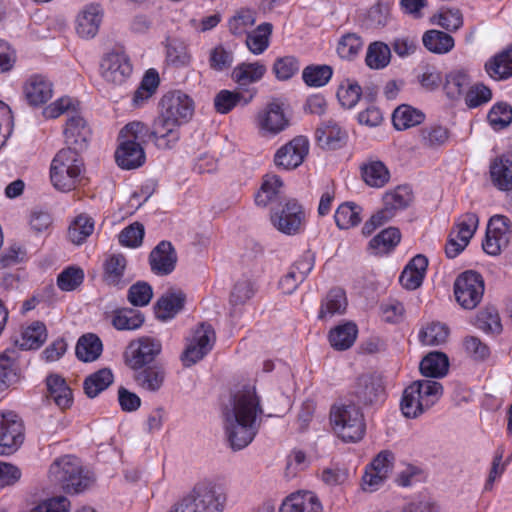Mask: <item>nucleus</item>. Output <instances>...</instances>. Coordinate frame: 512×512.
<instances>
[{
    "label": "nucleus",
    "instance_id": "21",
    "mask_svg": "<svg viewBox=\"0 0 512 512\" xmlns=\"http://www.w3.org/2000/svg\"><path fill=\"white\" fill-rule=\"evenodd\" d=\"M63 134L65 144L67 145L66 148H72L81 152L87 147L91 132L84 118L76 111H71L69 112Z\"/></svg>",
    "mask_w": 512,
    "mask_h": 512
},
{
    "label": "nucleus",
    "instance_id": "17",
    "mask_svg": "<svg viewBox=\"0 0 512 512\" xmlns=\"http://www.w3.org/2000/svg\"><path fill=\"white\" fill-rule=\"evenodd\" d=\"M101 76L113 85H122L132 74V65L124 52L107 53L100 64Z\"/></svg>",
    "mask_w": 512,
    "mask_h": 512
},
{
    "label": "nucleus",
    "instance_id": "60",
    "mask_svg": "<svg viewBox=\"0 0 512 512\" xmlns=\"http://www.w3.org/2000/svg\"><path fill=\"white\" fill-rule=\"evenodd\" d=\"M487 118L495 130H501L511 124L512 108L506 103H497L491 108Z\"/></svg>",
    "mask_w": 512,
    "mask_h": 512
},
{
    "label": "nucleus",
    "instance_id": "37",
    "mask_svg": "<svg viewBox=\"0 0 512 512\" xmlns=\"http://www.w3.org/2000/svg\"><path fill=\"white\" fill-rule=\"evenodd\" d=\"M185 294L182 292L167 293L155 304V313L161 320L173 318L184 306Z\"/></svg>",
    "mask_w": 512,
    "mask_h": 512
},
{
    "label": "nucleus",
    "instance_id": "51",
    "mask_svg": "<svg viewBox=\"0 0 512 512\" xmlns=\"http://www.w3.org/2000/svg\"><path fill=\"white\" fill-rule=\"evenodd\" d=\"M253 98V95L244 97L239 92L221 90L214 98V106L217 112L226 114L238 104L247 105Z\"/></svg>",
    "mask_w": 512,
    "mask_h": 512
},
{
    "label": "nucleus",
    "instance_id": "30",
    "mask_svg": "<svg viewBox=\"0 0 512 512\" xmlns=\"http://www.w3.org/2000/svg\"><path fill=\"white\" fill-rule=\"evenodd\" d=\"M493 184L500 190H512V153H506L490 166Z\"/></svg>",
    "mask_w": 512,
    "mask_h": 512
},
{
    "label": "nucleus",
    "instance_id": "55",
    "mask_svg": "<svg viewBox=\"0 0 512 512\" xmlns=\"http://www.w3.org/2000/svg\"><path fill=\"white\" fill-rule=\"evenodd\" d=\"M432 22L447 31L454 32L463 25V16L459 9L442 8L433 16Z\"/></svg>",
    "mask_w": 512,
    "mask_h": 512
},
{
    "label": "nucleus",
    "instance_id": "61",
    "mask_svg": "<svg viewBox=\"0 0 512 512\" xmlns=\"http://www.w3.org/2000/svg\"><path fill=\"white\" fill-rule=\"evenodd\" d=\"M476 325L479 329L488 333H500L502 325L498 311L494 307H488L479 312L476 318Z\"/></svg>",
    "mask_w": 512,
    "mask_h": 512
},
{
    "label": "nucleus",
    "instance_id": "35",
    "mask_svg": "<svg viewBox=\"0 0 512 512\" xmlns=\"http://www.w3.org/2000/svg\"><path fill=\"white\" fill-rule=\"evenodd\" d=\"M18 350L8 348L0 354V386L7 387L18 378Z\"/></svg>",
    "mask_w": 512,
    "mask_h": 512
},
{
    "label": "nucleus",
    "instance_id": "25",
    "mask_svg": "<svg viewBox=\"0 0 512 512\" xmlns=\"http://www.w3.org/2000/svg\"><path fill=\"white\" fill-rule=\"evenodd\" d=\"M127 260L122 254H112L104 262L103 279L109 286L123 288L130 279L125 277Z\"/></svg>",
    "mask_w": 512,
    "mask_h": 512
},
{
    "label": "nucleus",
    "instance_id": "43",
    "mask_svg": "<svg viewBox=\"0 0 512 512\" xmlns=\"http://www.w3.org/2000/svg\"><path fill=\"white\" fill-rule=\"evenodd\" d=\"M470 79L464 70L451 71L446 76L444 91L450 99H458L470 89Z\"/></svg>",
    "mask_w": 512,
    "mask_h": 512
},
{
    "label": "nucleus",
    "instance_id": "56",
    "mask_svg": "<svg viewBox=\"0 0 512 512\" xmlns=\"http://www.w3.org/2000/svg\"><path fill=\"white\" fill-rule=\"evenodd\" d=\"M94 230V222L87 216L80 215L70 225L68 229V238L74 244H82Z\"/></svg>",
    "mask_w": 512,
    "mask_h": 512
},
{
    "label": "nucleus",
    "instance_id": "53",
    "mask_svg": "<svg viewBox=\"0 0 512 512\" xmlns=\"http://www.w3.org/2000/svg\"><path fill=\"white\" fill-rule=\"evenodd\" d=\"M424 115L416 109L401 105L395 109L392 121L397 130H405L422 122Z\"/></svg>",
    "mask_w": 512,
    "mask_h": 512
},
{
    "label": "nucleus",
    "instance_id": "39",
    "mask_svg": "<svg viewBox=\"0 0 512 512\" xmlns=\"http://www.w3.org/2000/svg\"><path fill=\"white\" fill-rule=\"evenodd\" d=\"M347 307V299L344 290L341 288L331 289L322 301L319 311V318L325 319L336 314H343Z\"/></svg>",
    "mask_w": 512,
    "mask_h": 512
},
{
    "label": "nucleus",
    "instance_id": "62",
    "mask_svg": "<svg viewBox=\"0 0 512 512\" xmlns=\"http://www.w3.org/2000/svg\"><path fill=\"white\" fill-rule=\"evenodd\" d=\"M152 287L143 281L133 284L128 290V300L136 307H143L149 304L152 299Z\"/></svg>",
    "mask_w": 512,
    "mask_h": 512
},
{
    "label": "nucleus",
    "instance_id": "38",
    "mask_svg": "<svg viewBox=\"0 0 512 512\" xmlns=\"http://www.w3.org/2000/svg\"><path fill=\"white\" fill-rule=\"evenodd\" d=\"M449 361L442 352H431L420 362L419 369L423 376L438 378L446 375Z\"/></svg>",
    "mask_w": 512,
    "mask_h": 512
},
{
    "label": "nucleus",
    "instance_id": "59",
    "mask_svg": "<svg viewBox=\"0 0 512 512\" xmlns=\"http://www.w3.org/2000/svg\"><path fill=\"white\" fill-rule=\"evenodd\" d=\"M255 284L251 279L242 278L238 280L230 294V303L234 306L243 305L255 294Z\"/></svg>",
    "mask_w": 512,
    "mask_h": 512
},
{
    "label": "nucleus",
    "instance_id": "11",
    "mask_svg": "<svg viewBox=\"0 0 512 512\" xmlns=\"http://www.w3.org/2000/svg\"><path fill=\"white\" fill-rule=\"evenodd\" d=\"M484 294V280L475 271H465L454 282L456 301L464 309H474L481 302Z\"/></svg>",
    "mask_w": 512,
    "mask_h": 512
},
{
    "label": "nucleus",
    "instance_id": "20",
    "mask_svg": "<svg viewBox=\"0 0 512 512\" xmlns=\"http://www.w3.org/2000/svg\"><path fill=\"white\" fill-rule=\"evenodd\" d=\"M351 395L363 406L375 405L382 400L384 387L377 376L362 375L357 379Z\"/></svg>",
    "mask_w": 512,
    "mask_h": 512
},
{
    "label": "nucleus",
    "instance_id": "22",
    "mask_svg": "<svg viewBox=\"0 0 512 512\" xmlns=\"http://www.w3.org/2000/svg\"><path fill=\"white\" fill-rule=\"evenodd\" d=\"M177 263V253L169 241H161L149 255L151 271L159 276L171 274Z\"/></svg>",
    "mask_w": 512,
    "mask_h": 512
},
{
    "label": "nucleus",
    "instance_id": "48",
    "mask_svg": "<svg viewBox=\"0 0 512 512\" xmlns=\"http://www.w3.org/2000/svg\"><path fill=\"white\" fill-rule=\"evenodd\" d=\"M362 208L352 202L341 204L334 215L336 225L340 229H349L358 225L361 222Z\"/></svg>",
    "mask_w": 512,
    "mask_h": 512
},
{
    "label": "nucleus",
    "instance_id": "2",
    "mask_svg": "<svg viewBox=\"0 0 512 512\" xmlns=\"http://www.w3.org/2000/svg\"><path fill=\"white\" fill-rule=\"evenodd\" d=\"M148 126L143 122L134 121L125 125L120 133V144L115 152L119 167L131 170L142 166L145 152L142 144L147 141Z\"/></svg>",
    "mask_w": 512,
    "mask_h": 512
},
{
    "label": "nucleus",
    "instance_id": "10",
    "mask_svg": "<svg viewBox=\"0 0 512 512\" xmlns=\"http://www.w3.org/2000/svg\"><path fill=\"white\" fill-rule=\"evenodd\" d=\"M193 113V100L181 91H172L162 97L158 116L182 126L191 120Z\"/></svg>",
    "mask_w": 512,
    "mask_h": 512
},
{
    "label": "nucleus",
    "instance_id": "14",
    "mask_svg": "<svg viewBox=\"0 0 512 512\" xmlns=\"http://www.w3.org/2000/svg\"><path fill=\"white\" fill-rule=\"evenodd\" d=\"M511 237L510 219L503 215H494L487 225L485 240L482 243L483 250L489 255L496 256L508 246Z\"/></svg>",
    "mask_w": 512,
    "mask_h": 512
},
{
    "label": "nucleus",
    "instance_id": "31",
    "mask_svg": "<svg viewBox=\"0 0 512 512\" xmlns=\"http://www.w3.org/2000/svg\"><path fill=\"white\" fill-rule=\"evenodd\" d=\"M485 70L496 81L512 77V46L490 58L485 63Z\"/></svg>",
    "mask_w": 512,
    "mask_h": 512
},
{
    "label": "nucleus",
    "instance_id": "41",
    "mask_svg": "<svg viewBox=\"0 0 512 512\" xmlns=\"http://www.w3.org/2000/svg\"><path fill=\"white\" fill-rule=\"evenodd\" d=\"M391 47L384 42L375 41L369 44L366 52V65L374 70L387 67L391 61Z\"/></svg>",
    "mask_w": 512,
    "mask_h": 512
},
{
    "label": "nucleus",
    "instance_id": "18",
    "mask_svg": "<svg viewBox=\"0 0 512 512\" xmlns=\"http://www.w3.org/2000/svg\"><path fill=\"white\" fill-rule=\"evenodd\" d=\"M180 128V125L157 116L152 127H148L147 140L151 138L160 150L173 149L181 138Z\"/></svg>",
    "mask_w": 512,
    "mask_h": 512
},
{
    "label": "nucleus",
    "instance_id": "24",
    "mask_svg": "<svg viewBox=\"0 0 512 512\" xmlns=\"http://www.w3.org/2000/svg\"><path fill=\"white\" fill-rule=\"evenodd\" d=\"M52 83L42 75L31 76L24 85V94L29 104L38 106L52 97Z\"/></svg>",
    "mask_w": 512,
    "mask_h": 512
},
{
    "label": "nucleus",
    "instance_id": "54",
    "mask_svg": "<svg viewBox=\"0 0 512 512\" xmlns=\"http://www.w3.org/2000/svg\"><path fill=\"white\" fill-rule=\"evenodd\" d=\"M166 61L169 65L176 68L189 66L191 55L187 46L175 39L169 41L166 47Z\"/></svg>",
    "mask_w": 512,
    "mask_h": 512
},
{
    "label": "nucleus",
    "instance_id": "58",
    "mask_svg": "<svg viewBox=\"0 0 512 512\" xmlns=\"http://www.w3.org/2000/svg\"><path fill=\"white\" fill-rule=\"evenodd\" d=\"M281 187L282 181L279 176H267L260 190L255 196L256 204L263 207L267 206L271 201H273L276 198Z\"/></svg>",
    "mask_w": 512,
    "mask_h": 512
},
{
    "label": "nucleus",
    "instance_id": "47",
    "mask_svg": "<svg viewBox=\"0 0 512 512\" xmlns=\"http://www.w3.org/2000/svg\"><path fill=\"white\" fill-rule=\"evenodd\" d=\"M165 379V372L159 366L148 367L142 369L135 375V381L142 389L156 392L158 391Z\"/></svg>",
    "mask_w": 512,
    "mask_h": 512
},
{
    "label": "nucleus",
    "instance_id": "5",
    "mask_svg": "<svg viewBox=\"0 0 512 512\" xmlns=\"http://www.w3.org/2000/svg\"><path fill=\"white\" fill-rule=\"evenodd\" d=\"M330 421L334 432L345 442L361 440L366 431L364 414L352 401L334 404Z\"/></svg>",
    "mask_w": 512,
    "mask_h": 512
},
{
    "label": "nucleus",
    "instance_id": "49",
    "mask_svg": "<svg viewBox=\"0 0 512 512\" xmlns=\"http://www.w3.org/2000/svg\"><path fill=\"white\" fill-rule=\"evenodd\" d=\"M448 327L440 322H432L423 327L419 332V340L423 345L438 346L447 341Z\"/></svg>",
    "mask_w": 512,
    "mask_h": 512
},
{
    "label": "nucleus",
    "instance_id": "32",
    "mask_svg": "<svg viewBox=\"0 0 512 512\" xmlns=\"http://www.w3.org/2000/svg\"><path fill=\"white\" fill-rule=\"evenodd\" d=\"M49 397L61 409L70 407L73 401L72 390L64 378L59 375H50L46 379Z\"/></svg>",
    "mask_w": 512,
    "mask_h": 512
},
{
    "label": "nucleus",
    "instance_id": "16",
    "mask_svg": "<svg viewBox=\"0 0 512 512\" xmlns=\"http://www.w3.org/2000/svg\"><path fill=\"white\" fill-rule=\"evenodd\" d=\"M304 219L302 206L296 200H288L284 206L271 214L273 226L286 235L299 233Z\"/></svg>",
    "mask_w": 512,
    "mask_h": 512
},
{
    "label": "nucleus",
    "instance_id": "57",
    "mask_svg": "<svg viewBox=\"0 0 512 512\" xmlns=\"http://www.w3.org/2000/svg\"><path fill=\"white\" fill-rule=\"evenodd\" d=\"M332 76V69L327 65L307 66L302 73L303 81L312 87L324 86Z\"/></svg>",
    "mask_w": 512,
    "mask_h": 512
},
{
    "label": "nucleus",
    "instance_id": "45",
    "mask_svg": "<svg viewBox=\"0 0 512 512\" xmlns=\"http://www.w3.org/2000/svg\"><path fill=\"white\" fill-rule=\"evenodd\" d=\"M401 234L398 228L384 229L369 242V248L375 254H385L394 249L400 242Z\"/></svg>",
    "mask_w": 512,
    "mask_h": 512
},
{
    "label": "nucleus",
    "instance_id": "3",
    "mask_svg": "<svg viewBox=\"0 0 512 512\" xmlns=\"http://www.w3.org/2000/svg\"><path fill=\"white\" fill-rule=\"evenodd\" d=\"M84 162L80 152L72 148H63L57 152L51 162L50 178L53 186L63 192L76 188L81 182Z\"/></svg>",
    "mask_w": 512,
    "mask_h": 512
},
{
    "label": "nucleus",
    "instance_id": "12",
    "mask_svg": "<svg viewBox=\"0 0 512 512\" xmlns=\"http://www.w3.org/2000/svg\"><path fill=\"white\" fill-rule=\"evenodd\" d=\"M478 225L479 218L472 212H467L457 219L445 246V253L448 258L457 257L466 248Z\"/></svg>",
    "mask_w": 512,
    "mask_h": 512
},
{
    "label": "nucleus",
    "instance_id": "52",
    "mask_svg": "<svg viewBox=\"0 0 512 512\" xmlns=\"http://www.w3.org/2000/svg\"><path fill=\"white\" fill-rule=\"evenodd\" d=\"M143 322V314L138 310L129 308L117 310L112 321L117 330H135L141 327Z\"/></svg>",
    "mask_w": 512,
    "mask_h": 512
},
{
    "label": "nucleus",
    "instance_id": "26",
    "mask_svg": "<svg viewBox=\"0 0 512 512\" xmlns=\"http://www.w3.org/2000/svg\"><path fill=\"white\" fill-rule=\"evenodd\" d=\"M428 259L422 254L412 258L402 271L399 281L408 290H415L421 286L426 274Z\"/></svg>",
    "mask_w": 512,
    "mask_h": 512
},
{
    "label": "nucleus",
    "instance_id": "34",
    "mask_svg": "<svg viewBox=\"0 0 512 512\" xmlns=\"http://www.w3.org/2000/svg\"><path fill=\"white\" fill-rule=\"evenodd\" d=\"M266 73V66L259 61L241 63L232 71V79L239 86H247L261 80Z\"/></svg>",
    "mask_w": 512,
    "mask_h": 512
},
{
    "label": "nucleus",
    "instance_id": "8",
    "mask_svg": "<svg viewBox=\"0 0 512 512\" xmlns=\"http://www.w3.org/2000/svg\"><path fill=\"white\" fill-rule=\"evenodd\" d=\"M290 124L285 103L279 98L269 101L255 116V126L261 136H276Z\"/></svg>",
    "mask_w": 512,
    "mask_h": 512
},
{
    "label": "nucleus",
    "instance_id": "50",
    "mask_svg": "<svg viewBox=\"0 0 512 512\" xmlns=\"http://www.w3.org/2000/svg\"><path fill=\"white\" fill-rule=\"evenodd\" d=\"M272 32L270 23L259 25L254 31L247 34L246 45L253 54L263 53L269 46V37Z\"/></svg>",
    "mask_w": 512,
    "mask_h": 512
},
{
    "label": "nucleus",
    "instance_id": "40",
    "mask_svg": "<svg viewBox=\"0 0 512 512\" xmlns=\"http://www.w3.org/2000/svg\"><path fill=\"white\" fill-rule=\"evenodd\" d=\"M103 350L100 338L92 333L81 336L76 345V356L83 362H92L99 358Z\"/></svg>",
    "mask_w": 512,
    "mask_h": 512
},
{
    "label": "nucleus",
    "instance_id": "44",
    "mask_svg": "<svg viewBox=\"0 0 512 512\" xmlns=\"http://www.w3.org/2000/svg\"><path fill=\"white\" fill-rule=\"evenodd\" d=\"M422 41L426 49L436 54L448 53L454 47L453 37L439 30L425 32Z\"/></svg>",
    "mask_w": 512,
    "mask_h": 512
},
{
    "label": "nucleus",
    "instance_id": "46",
    "mask_svg": "<svg viewBox=\"0 0 512 512\" xmlns=\"http://www.w3.org/2000/svg\"><path fill=\"white\" fill-rule=\"evenodd\" d=\"M47 338L46 327L41 322H34L26 327L17 344L22 350H31L39 348Z\"/></svg>",
    "mask_w": 512,
    "mask_h": 512
},
{
    "label": "nucleus",
    "instance_id": "7",
    "mask_svg": "<svg viewBox=\"0 0 512 512\" xmlns=\"http://www.w3.org/2000/svg\"><path fill=\"white\" fill-rule=\"evenodd\" d=\"M80 461L71 455L54 460L49 469L50 480L66 493L77 494L87 489L92 480L82 474Z\"/></svg>",
    "mask_w": 512,
    "mask_h": 512
},
{
    "label": "nucleus",
    "instance_id": "28",
    "mask_svg": "<svg viewBox=\"0 0 512 512\" xmlns=\"http://www.w3.org/2000/svg\"><path fill=\"white\" fill-rule=\"evenodd\" d=\"M412 200V189L407 185H400L385 193L383 198L384 208L381 211L386 215V219H391L396 211L407 208Z\"/></svg>",
    "mask_w": 512,
    "mask_h": 512
},
{
    "label": "nucleus",
    "instance_id": "13",
    "mask_svg": "<svg viewBox=\"0 0 512 512\" xmlns=\"http://www.w3.org/2000/svg\"><path fill=\"white\" fill-rule=\"evenodd\" d=\"M161 342L151 337H140L129 343L124 353L126 364L133 370L152 363L161 353Z\"/></svg>",
    "mask_w": 512,
    "mask_h": 512
},
{
    "label": "nucleus",
    "instance_id": "64",
    "mask_svg": "<svg viewBox=\"0 0 512 512\" xmlns=\"http://www.w3.org/2000/svg\"><path fill=\"white\" fill-rule=\"evenodd\" d=\"M299 61L294 56L278 58L273 65V72L278 80H288L299 71Z\"/></svg>",
    "mask_w": 512,
    "mask_h": 512
},
{
    "label": "nucleus",
    "instance_id": "33",
    "mask_svg": "<svg viewBox=\"0 0 512 512\" xmlns=\"http://www.w3.org/2000/svg\"><path fill=\"white\" fill-rule=\"evenodd\" d=\"M361 175L364 182L374 188L383 187L390 179L387 167L379 160H370L363 163Z\"/></svg>",
    "mask_w": 512,
    "mask_h": 512
},
{
    "label": "nucleus",
    "instance_id": "6",
    "mask_svg": "<svg viewBox=\"0 0 512 512\" xmlns=\"http://www.w3.org/2000/svg\"><path fill=\"white\" fill-rule=\"evenodd\" d=\"M225 495L220 486L205 481L176 503L170 512H222Z\"/></svg>",
    "mask_w": 512,
    "mask_h": 512
},
{
    "label": "nucleus",
    "instance_id": "23",
    "mask_svg": "<svg viewBox=\"0 0 512 512\" xmlns=\"http://www.w3.org/2000/svg\"><path fill=\"white\" fill-rule=\"evenodd\" d=\"M103 18V9L98 4L86 5L78 14L76 20V31L85 39L96 36Z\"/></svg>",
    "mask_w": 512,
    "mask_h": 512
},
{
    "label": "nucleus",
    "instance_id": "4",
    "mask_svg": "<svg viewBox=\"0 0 512 512\" xmlns=\"http://www.w3.org/2000/svg\"><path fill=\"white\" fill-rule=\"evenodd\" d=\"M443 387L435 380H418L403 392L400 408L407 418H417L431 408L442 396Z\"/></svg>",
    "mask_w": 512,
    "mask_h": 512
},
{
    "label": "nucleus",
    "instance_id": "19",
    "mask_svg": "<svg viewBox=\"0 0 512 512\" xmlns=\"http://www.w3.org/2000/svg\"><path fill=\"white\" fill-rule=\"evenodd\" d=\"M309 142L306 137L298 136L282 146L275 154L274 162L286 170L297 168L308 154Z\"/></svg>",
    "mask_w": 512,
    "mask_h": 512
},
{
    "label": "nucleus",
    "instance_id": "29",
    "mask_svg": "<svg viewBox=\"0 0 512 512\" xmlns=\"http://www.w3.org/2000/svg\"><path fill=\"white\" fill-rule=\"evenodd\" d=\"M316 138L322 147L334 150L345 144L347 133L333 120H327L317 128Z\"/></svg>",
    "mask_w": 512,
    "mask_h": 512
},
{
    "label": "nucleus",
    "instance_id": "27",
    "mask_svg": "<svg viewBox=\"0 0 512 512\" xmlns=\"http://www.w3.org/2000/svg\"><path fill=\"white\" fill-rule=\"evenodd\" d=\"M279 512H322V506L312 492H297L283 501Z\"/></svg>",
    "mask_w": 512,
    "mask_h": 512
},
{
    "label": "nucleus",
    "instance_id": "15",
    "mask_svg": "<svg viewBox=\"0 0 512 512\" xmlns=\"http://www.w3.org/2000/svg\"><path fill=\"white\" fill-rule=\"evenodd\" d=\"M24 441L22 420L12 411L0 413V455L15 452Z\"/></svg>",
    "mask_w": 512,
    "mask_h": 512
},
{
    "label": "nucleus",
    "instance_id": "1",
    "mask_svg": "<svg viewBox=\"0 0 512 512\" xmlns=\"http://www.w3.org/2000/svg\"><path fill=\"white\" fill-rule=\"evenodd\" d=\"M263 413L254 386H245L234 393L224 406V429L233 450L247 447L258 433V416Z\"/></svg>",
    "mask_w": 512,
    "mask_h": 512
},
{
    "label": "nucleus",
    "instance_id": "63",
    "mask_svg": "<svg viewBox=\"0 0 512 512\" xmlns=\"http://www.w3.org/2000/svg\"><path fill=\"white\" fill-rule=\"evenodd\" d=\"M255 23V16L251 10H241L229 21V30L236 36L248 34Z\"/></svg>",
    "mask_w": 512,
    "mask_h": 512
},
{
    "label": "nucleus",
    "instance_id": "42",
    "mask_svg": "<svg viewBox=\"0 0 512 512\" xmlns=\"http://www.w3.org/2000/svg\"><path fill=\"white\" fill-rule=\"evenodd\" d=\"M113 374L110 369L103 368L90 374L83 383L85 394L94 398L113 383Z\"/></svg>",
    "mask_w": 512,
    "mask_h": 512
},
{
    "label": "nucleus",
    "instance_id": "36",
    "mask_svg": "<svg viewBox=\"0 0 512 512\" xmlns=\"http://www.w3.org/2000/svg\"><path fill=\"white\" fill-rule=\"evenodd\" d=\"M358 329L355 323L346 322L336 326L329 333V342L331 346L339 351L349 349L355 342Z\"/></svg>",
    "mask_w": 512,
    "mask_h": 512
},
{
    "label": "nucleus",
    "instance_id": "9",
    "mask_svg": "<svg viewBox=\"0 0 512 512\" xmlns=\"http://www.w3.org/2000/svg\"><path fill=\"white\" fill-rule=\"evenodd\" d=\"M215 340V331L210 324L198 325L186 339V347L181 355L184 366H192L203 359L213 348Z\"/></svg>",
    "mask_w": 512,
    "mask_h": 512
}]
</instances>
